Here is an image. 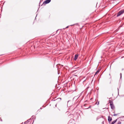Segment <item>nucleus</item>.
Segmentation results:
<instances>
[{
	"label": "nucleus",
	"mask_w": 124,
	"mask_h": 124,
	"mask_svg": "<svg viewBox=\"0 0 124 124\" xmlns=\"http://www.w3.org/2000/svg\"><path fill=\"white\" fill-rule=\"evenodd\" d=\"M90 106L89 107V108H90Z\"/></svg>",
	"instance_id": "obj_12"
},
{
	"label": "nucleus",
	"mask_w": 124,
	"mask_h": 124,
	"mask_svg": "<svg viewBox=\"0 0 124 124\" xmlns=\"http://www.w3.org/2000/svg\"><path fill=\"white\" fill-rule=\"evenodd\" d=\"M109 103L110 104V106L111 107L112 109H113L115 108V107L113 104L112 102V101H110Z\"/></svg>",
	"instance_id": "obj_2"
},
{
	"label": "nucleus",
	"mask_w": 124,
	"mask_h": 124,
	"mask_svg": "<svg viewBox=\"0 0 124 124\" xmlns=\"http://www.w3.org/2000/svg\"><path fill=\"white\" fill-rule=\"evenodd\" d=\"M90 106L89 107V108H90Z\"/></svg>",
	"instance_id": "obj_13"
},
{
	"label": "nucleus",
	"mask_w": 124,
	"mask_h": 124,
	"mask_svg": "<svg viewBox=\"0 0 124 124\" xmlns=\"http://www.w3.org/2000/svg\"><path fill=\"white\" fill-rule=\"evenodd\" d=\"M117 119H116V120L113 121L112 123L111 124H114L117 121Z\"/></svg>",
	"instance_id": "obj_6"
},
{
	"label": "nucleus",
	"mask_w": 124,
	"mask_h": 124,
	"mask_svg": "<svg viewBox=\"0 0 124 124\" xmlns=\"http://www.w3.org/2000/svg\"><path fill=\"white\" fill-rule=\"evenodd\" d=\"M120 75L121 76V77H122V73H120Z\"/></svg>",
	"instance_id": "obj_10"
},
{
	"label": "nucleus",
	"mask_w": 124,
	"mask_h": 124,
	"mask_svg": "<svg viewBox=\"0 0 124 124\" xmlns=\"http://www.w3.org/2000/svg\"><path fill=\"white\" fill-rule=\"evenodd\" d=\"M100 72V70H98L95 73V74L94 75V76L95 75H96V74H97L98 73H99V72Z\"/></svg>",
	"instance_id": "obj_7"
},
{
	"label": "nucleus",
	"mask_w": 124,
	"mask_h": 124,
	"mask_svg": "<svg viewBox=\"0 0 124 124\" xmlns=\"http://www.w3.org/2000/svg\"><path fill=\"white\" fill-rule=\"evenodd\" d=\"M117 114H115L113 115V116H117Z\"/></svg>",
	"instance_id": "obj_8"
},
{
	"label": "nucleus",
	"mask_w": 124,
	"mask_h": 124,
	"mask_svg": "<svg viewBox=\"0 0 124 124\" xmlns=\"http://www.w3.org/2000/svg\"><path fill=\"white\" fill-rule=\"evenodd\" d=\"M98 104H99V102L98 103Z\"/></svg>",
	"instance_id": "obj_16"
},
{
	"label": "nucleus",
	"mask_w": 124,
	"mask_h": 124,
	"mask_svg": "<svg viewBox=\"0 0 124 124\" xmlns=\"http://www.w3.org/2000/svg\"><path fill=\"white\" fill-rule=\"evenodd\" d=\"M90 106L89 107V108H90Z\"/></svg>",
	"instance_id": "obj_15"
},
{
	"label": "nucleus",
	"mask_w": 124,
	"mask_h": 124,
	"mask_svg": "<svg viewBox=\"0 0 124 124\" xmlns=\"http://www.w3.org/2000/svg\"><path fill=\"white\" fill-rule=\"evenodd\" d=\"M51 1V0H46L44 2L43 4L44 3L46 4L49 3Z\"/></svg>",
	"instance_id": "obj_3"
},
{
	"label": "nucleus",
	"mask_w": 124,
	"mask_h": 124,
	"mask_svg": "<svg viewBox=\"0 0 124 124\" xmlns=\"http://www.w3.org/2000/svg\"><path fill=\"white\" fill-rule=\"evenodd\" d=\"M56 105H55L56 107Z\"/></svg>",
	"instance_id": "obj_17"
},
{
	"label": "nucleus",
	"mask_w": 124,
	"mask_h": 124,
	"mask_svg": "<svg viewBox=\"0 0 124 124\" xmlns=\"http://www.w3.org/2000/svg\"><path fill=\"white\" fill-rule=\"evenodd\" d=\"M90 106L89 107V108H90Z\"/></svg>",
	"instance_id": "obj_14"
},
{
	"label": "nucleus",
	"mask_w": 124,
	"mask_h": 124,
	"mask_svg": "<svg viewBox=\"0 0 124 124\" xmlns=\"http://www.w3.org/2000/svg\"><path fill=\"white\" fill-rule=\"evenodd\" d=\"M121 124V123L120 122H119L118 123V124Z\"/></svg>",
	"instance_id": "obj_9"
},
{
	"label": "nucleus",
	"mask_w": 124,
	"mask_h": 124,
	"mask_svg": "<svg viewBox=\"0 0 124 124\" xmlns=\"http://www.w3.org/2000/svg\"><path fill=\"white\" fill-rule=\"evenodd\" d=\"M124 13V9H122L120 11H119L117 13V16H120L122 14Z\"/></svg>",
	"instance_id": "obj_1"
},
{
	"label": "nucleus",
	"mask_w": 124,
	"mask_h": 124,
	"mask_svg": "<svg viewBox=\"0 0 124 124\" xmlns=\"http://www.w3.org/2000/svg\"><path fill=\"white\" fill-rule=\"evenodd\" d=\"M108 122H110L112 120V118L111 117L109 116L108 117Z\"/></svg>",
	"instance_id": "obj_4"
},
{
	"label": "nucleus",
	"mask_w": 124,
	"mask_h": 124,
	"mask_svg": "<svg viewBox=\"0 0 124 124\" xmlns=\"http://www.w3.org/2000/svg\"><path fill=\"white\" fill-rule=\"evenodd\" d=\"M68 26L67 27H66V28H68Z\"/></svg>",
	"instance_id": "obj_11"
},
{
	"label": "nucleus",
	"mask_w": 124,
	"mask_h": 124,
	"mask_svg": "<svg viewBox=\"0 0 124 124\" xmlns=\"http://www.w3.org/2000/svg\"><path fill=\"white\" fill-rule=\"evenodd\" d=\"M78 56V55H77V54L75 55L74 59L75 60H76L77 59Z\"/></svg>",
	"instance_id": "obj_5"
}]
</instances>
